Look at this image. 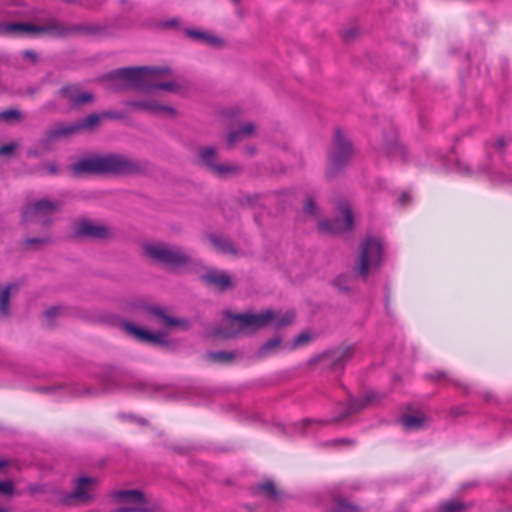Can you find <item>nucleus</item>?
<instances>
[{
    "label": "nucleus",
    "instance_id": "393cba45",
    "mask_svg": "<svg viewBox=\"0 0 512 512\" xmlns=\"http://www.w3.org/2000/svg\"><path fill=\"white\" fill-rule=\"evenodd\" d=\"M100 119V115L93 113L88 115L84 119L75 122L78 133L94 129L100 123Z\"/></svg>",
    "mask_w": 512,
    "mask_h": 512
},
{
    "label": "nucleus",
    "instance_id": "ddd939ff",
    "mask_svg": "<svg viewBox=\"0 0 512 512\" xmlns=\"http://www.w3.org/2000/svg\"><path fill=\"white\" fill-rule=\"evenodd\" d=\"M132 111H142L152 115L174 116V108L161 104L155 99L128 101L126 104Z\"/></svg>",
    "mask_w": 512,
    "mask_h": 512
},
{
    "label": "nucleus",
    "instance_id": "bb28decb",
    "mask_svg": "<svg viewBox=\"0 0 512 512\" xmlns=\"http://www.w3.org/2000/svg\"><path fill=\"white\" fill-rule=\"evenodd\" d=\"M377 399V394L375 392H369L366 394L364 401L351 400L349 409L345 416H348L360 409H362L366 404L373 403Z\"/></svg>",
    "mask_w": 512,
    "mask_h": 512
},
{
    "label": "nucleus",
    "instance_id": "cd10ccee",
    "mask_svg": "<svg viewBox=\"0 0 512 512\" xmlns=\"http://www.w3.org/2000/svg\"><path fill=\"white\" fill-rule=\"evenodd\" d=\"M14 285H8L0 291V316L7 317L9 315L10 291Z\"/></svg>",
    "mask_w": 512,
    "mask_h": 512
},
{
    "label": "nucleus",
    "instance_id": "4c0bfd02",
    "mask_svg": "<svg viewBox=\"0 0 512 512\" xmlns=\"http://www.w3.org/2000/svg\"><path fill=\"white\" fill-rule=\"evenodd\" d=\"M17 148L16 143H10L0 146V155L6 156L10 155L14 152V150Z\"/></svg>",
    "mask_w": 512,
    "mask_h": 512
},
{
    "label": "nucleus",
    "instance_id": "5701e85b",
    "mask_svg": "<svg viewBox=\"0 0 512 512\" xmlns=\"http://www.w3.org/2000/svg\"><path fill=\"white\" fill-rule=\"evenodd\" d=\"M282 347V341L279 337L272 338L265 342L258 350L260 358H266L275 354Z\"/></svg>",
    "mask_w": 512,
    "mask_h": 512
},
{
    "label": "nucleus",
    "instance_id": "49530a36",
    "mask_svg": "<svg viewBox=\"0 0 512 512\" xmlns=\"http://www.w3.org/2000/svg\"><path fill=\"white\" fill-rule=\"evenodd\" d=\"M8 465L7 460L0 459V469L6 467Z\"/></svg>",
    "mask_w": 512,
    "mask_h": 512
},
{
    "label": "nucleus",
    "instance_id": "f03ea898",
    "mask_svg": "<svg viewBox=\"0 0 512 512\" xmlns=\"http://www.w3.org/2000/svg\"><path fill=\"white\" fill-rule=\"evenodd\" d=\"M168 68H122L111 72L106 79L113 89L133 88L146 91L156 89L175 91L179 85L176 81H161L163 75L169 74Z\"/></svg>",
    "mask_w": 512,
    "mask_h": 512
},
{
    "label": "nucleus",
    "instance_id": "f3484780",
    "mask_svg": "<svg viewBox=\"0 0 512 512\" xmlns=\"http://www.w3.org/2000/svg\"><path fill=\"white\" fill-rule=\"evenodd\" d=\"M70 170L76 177L86 174H101L99 156L81 159L72 164Z\"/></svg>",
    "mask_w": 512,
    "mask_h": 512
},
{
    "label": "nucleus",
    "instance_id": "39448f33",
    "mask_svg": "<svg viewBox=\"0 0 512 512\" xmlns=\"http://www.w3.org/2000/svg\"><path fill=\"white\" fill-rule=\"evenodd\" d=\"M384 249L382 242L374 237H367L360 245L357 272L366 279L369 273L377 270L383 262Z\"/></svg>",
    "mask_w": 512,
    "mask_h": 512
},
{
    "label": "nucleus",
    "instance_id": "c9c22d12",
    "mask_svg": "<svg viewBox=\"0 0 512 512\" xmlns=\"http://www.w3.org/2000/svg\"><path fill=\"white\" fill-rule=\"evenodd\" d=\"M311 340V336L308 333H301L296 336L293 340V344L291 349H296L298 347L306 345Z\"/></svg>",
    "mask_w": 512,
    "mask_h": 512
},
{
    "label": "nucleus",
    "instance_id": "423d86ee",
    "mask_svg": "<svg viewBox=\"0 0 512 512\" xmlns=\"http://www.w3.org/2000/svg\"><path fill=\"white\" fill-rule=\"evenodd\" d=\"M101 174L131 175L142 171L141 165L120 154L99 156Z\"/></svg>",
    "mask_w": 512,
    "mask_h": 512
},
{
    "label": "nucleus",
    "instance_id": "7ed1b4c3",
    "mask_svg": "<svg viewBox=\"0 0 512 512\" xmlns=\"http://www.w3.org/2000/svg\"><path fill=\"white\" fill-rule=\"evenodd\" d=\"M61 210V203L44 198L27 203L22 210V221L26 225H39L48 228L54 216Z\"/></svg>",
    "mask_w": 512,
    "mask_h": 512
},
{
    "label": "nucleus",
    "instance_id": "f704fd0d",
    "mask_svg": "<svg viewBox=\"0 0 512 512\" xmlns=\"http://www.w3.org/2000/svg\"><path fill=\"white\" fill-rule=\"evenodd\" d=\"M332 512H358L356 507L349 505L344 500H337Z\"/></svg>",
    "mask_w": 512,
    "mask_h": 512
},
{
    "label": "nucleus",
    "instance_id": "20e7f679",
    "mask_svg": "<svg viewBox=\"0 0 512 512\" xmlns=\"http://www.w3.org/2000/svg\"><path fill=\"white\" fill-rule=\"evenodd\" d=\"M144 252L151 260L166 265L172 269H180L187 266L191 258L181 248L165 243L146 244Z\"/></svg>",
    "mask_w": 512,
    "mask_h": 512
},
{
    "label": "nucleus",
    "instance_id": "c85d7f7f",
    "mask_svg": "<svg viewBox=\"0 0 512 512\" xmlns=\"http://www.w3.org/2000/svg\"><path fill=\"white\" fill-rule=\"evenodd\" d=\"M259 492L263 493L270 499L276 500L278 499L280 492L276 488L275 484L272 481H265L257 486Z\"/></svg>",
    "mask_w": 512,
    "mask_h": 512
},
{
    "label": "nucleus",
    "instance_id": "aec40b11",
    "mask_svg": "<svg viewBox=\"0 0 512 512\" xmlns=\"http://www.w3.org/2000/svg\"><path fill=\"white\" fill-rule=\"evenodd\" d=\"M202 281L208 285L223 291L231 284L230 276L225 272H218L216 270H209L201 277Z\"/></svg>",
    "mask_w": 512,
    "mask_h": 512
},
{
    "label": "nucleus",
    "instance_id": "f257e3e1",
    "mask_svg": "<svg viewBox=\"0 0 512 512\" xmlns=\"http://www.w3.org/2000/svg\"><path fill=\"white\" fill-rule=\"evenodd\" d=\"M225 316L226 318L222 322L221 327L214 329L211 336L229 339L235 338L240 334L255 332L269 326L275 328L286 327L293 323L295 313L291 310L281 312L268 309L258 314H233L226 312Z\"/></svg>",
    "mask_w": 512,
    "mask_h": 512
},
{
    "label": "nucleus",
    "instance_id": "4468645a",
    "mask_svg": "<svg viewBox=\"0 0 512 512\" xmlns=\"http://www.w3.org/2000/svg\"><path fill=\"white\" fill-rule=\"evenodd\" d=\"M96 487V480L90 477H80L75 484L74 491L66 498V504L72 502H87L93 497V492Z\"/></svg>",
    "mask_w": 512,
    "mask_h": 512
},
{
    "label": "nucleus",
    "instance_id": "8fccbe9b",
    "mask_svg": "<svg viewBox=\"0 0 512 512\" xmlns=\"http://www.w3.org/2000/svg\"><path fill=\"white\" fill-rule=\"evenodd\" d=\"M311 422H312V420H310V419H306V420H304V421H303V424H305V425H306V424H310Z\"/></svg>",
    "mask_w": 512,
    "mask_h": 512
},
{
    "label": "nucleus",
    "instance_id": "37998d69",
    "mask_svg": "<svg viewBox=\"0 0 512 512\" xmlns=\"http://www.w3.org/2000/svg\"><path fill=\"white\" fill-rule=\"evenodd\" d=\"M429 378L435 381L446 379V373L445 372H437L435 374L429 375Z\"/></svg>",
    "mask_w": 512,
    "mask_h": 512
},
{
    "label": "nucleus",
    "instance_id": "e433bc0d",
    "mask_svg": "<svg viewBox=\"0 0 512 512\" xmlns=\"http://www.w3.org/2000/svg\"><path fill=\"white\" fill-rule=\"evenodd\" d=\"M14 493V485L12 481H0V494L12 495Z\"/></svg>",
    "mask_w": 512,
    "mask_h": 512
},
{
    "label": "nucleus",
    "instance_id": "4be33fe9",
    "mask_svg": "<svg viewBox=\"0 0 512 512\" xmlns=\"http://www.w3.org/2000/svg\"><path fill=\"white\" fill-rule=\"evenodd\" d=\"M148 313L157 318L159 320V324L167 328L179 326L182 324L181 320L165 314L164 311L159 308H150Z\"/></svg>",
    "mask_w": 512,
    "mask_h": 512
},
{
    "label": "nucleus",
    "instance_id": "ea45409f",
    "mask_svg": "<svg viewBox=\"0 0 512 512\" xmlns=\"http://www.w3.org/2000/svg\"><path fill=\"white\" fill-rule=\"evenodd\" d=\"M315 210H316V207H315V203H314L313 199L311 197L307 198L305 206H304V211L308 214L313 215L315 213Z\"/></svg>",
    "mask_w": 512,
    "mask_h": 512
},
{
    "label": "nucleus",
    "instance_id": "a878e982",
    "mask_svg": "<svg viewBox=\"0 0 512 512\" xmlns=\"http://www.w3.org/2000/svg\"><path fill=\"white\" fill-rule=\"evenodd\" d=\"M214 248L223 254H235L233 245L225 238L213 236L210 238Z\"/></svg>",
    "mask_w": 512,
    "mask_h": 512
},
{
    "label": "nucleus",
    "instance_id": "58836bf2",
    "mask_svg": "<svg viewBox=\"0 0 512 512\" xmlns=\"http://www.w3.org/2000/svg\"><path fill=\"white\" fill-rule=\"evenodd\" d=\"M59 313V308L57 307H53V308H50L48 310L45 311V318H46V321H47V325L51 326L53 323H52V318L55 317L56 315H58Z\"/></svg>",
    "mask_w": 512,
    "mask_h": 512
},
{
    "label": "nucleus",
    "instance_id": "72a5a7b5",
    "mask_svg": "<svg viewBox=\"0 0 512 512\" xmlns=\"http://www.w3.org/2000/svg\"><path fill=\"white\" fill-rule=\"evenodd\" d=\"M49 242H50L49 236L45 235V236H42V237L27 238L24 241V245H25L26 248H32L34 246L45 245V244H47Z\"/></svg>",
    "mask_w": 512,
    "mask_h": 512
},
{
    "label": "nucleus",
    "instance_id": "a211bd4d",
    "mask_svg": "<svg viewBox=\"0 0 512 512\" xmlns=\"http://www.w3.org/2000/svg\"><path fill=\"white\" fill-rule=\"evenodd\" d=\"M123 330L132 335L134 338H136L139 341L142 342H150V343H161L163 334L161 333H152L148 330H144L134 324L124 322L122 324Z\"/></svg>",
    "mask_w": 512,
    "mask_h": 512
},
{
    "label": "nucleus",
    "instance_id": "a19ab883",
    "mask_svg": "<svg viewBox=\"0 0 512 512\" xmlns=\"http://www.w3.org/2000/svg\"><path fill=\"white\" fill-rule=\"evenodd\" d=\"M328 445H332V446H341V445H347V446H353L354 445V441L351 440V439H338V440H334L330 443H328Z\"/></svg>",
    "mask_w": 512,
    "mask_h": 512
},
{
    "label": "nucleus",
    "instance_id": "79ce46f5",
    "mask_svg": "<svg viewBox=\"0 0 512 512\" xmlns=\"http://www.w3.org/2000/svg\"><path fill=\"white\" fill-rule=\"evenodd\" d=\"M44 168L47 170L48 173L55 175L58 173L57 165L54 162H49L44 165Z\"/></svg>",
    "mask_w": 512,
    "mask_h": 512
},
{
    "label": "nucleus",
    "instance_id": "2f4dec72",
    "mask_svg": "<svg viewBox=\"0 0 512 512\" xmlns=\"http://www.w3.org/2000/svg\"><path fill=\"white\" fill-rule=\"evenodd\" d=\"M466 506L460 501H448L439 507L438 512H464Z\"/></svg>",
    "mask_w": 512,
    "mask_h": 512
},
{
    "label": "nucleus",
    "instance_id": "dca6fc26",
    "mask_svg": "<svg viewBox=\"0 0 512 512\" xmlns=\"http://www.w3.org/2000/svg\"><path fill=\"white\" fill-rule=\"evenodd\" d=\"M60 95L72 107H80L93 101L94 96L88 91H82L78 85H65L60 89Z\"/></svg>",
    "mask_w": 512,
    "mask_h": 512
},
{
    "label": "nucleus",
    "instance_id": "9b49d317",
    "mask_svg": "<svg viewBox=\"0 0 512 512\" xmlns=\"http://www.w3.org/2000/svg\"><path fill=\"white\" fill-rule=\"evenodd\" d=\"M74 233L78 238L89 239H107L111 236V231L108 226L88 219L76 222Z\"/></svg>",
    "mask_w": 512,
    "mask_h": 512
},
{
    "label": "nucleus",
    "instance_id": "f8f14e48",
    "mask_svg": "<svg viewBox=\"0 0 512 512\" xmlns=\"http://www.w3.org/2000/svg\"><path fill=\"white\" fill-rule=\"evenodd\" d=\"M79 134L77 126L74 123H55L48 128L43 135L42 144L45 147L63 139H69Z\"/></svg>",
    "mask_w": 512,
    "mask_h": 512
},
{
    "label": "nucleus",
    "instance_id": "9d476101",
    "mask_svg": "<svg viewBox=\"0 0 512 512\" xmlns=\"http://www.w3.org/2000/svg\"><path fill=\"white\" fill-rule=\"evenodd\" d=\"M341 219L335 218L333 220H323L319 223L318 228L325 234H339L352 229L353 227V214L347 204H342L339 207Z\"/></svg>",
    "mask_w": 512,
    "mask_h": 512
},
{
    "label": "nucleus",
    "instance_id": "6e6552de",
    "mask_svg": "<svg viewBox=\"0 0 512 512\" xmlns=\"http://www.w3.org/2000/svg\"><path fill=\"white\" fill-rule=\"evenodd\" d=\"M352 156V146L345 135L337 130L335 132L334 143L330 153L328 177H333L344 165H346Z\"/></svg>",
    "mask_w": 512,
    "mask_h": 512
},
{
    "label": "nucleus",
    "instance_id": "a18cd8bd",
    "mask_svg": "<svg viewBox=\"0 0 512 512\" xmlns=\"http://www.w3.org/2000/svg\"><path fill=\"white\" fill-rule=\"evenodd\" d=\"M504 145V141L503 140H498L496 143H495V146L498 148V149H501Z\"/></svg>",
    "mask_w": 512,
    "mask_h": 512
},
{
    "label": "nucleus",
    "instance_id": "3c124183",
    "mask_svg": "<svg viewBox=\"0 0 512 512\" xmlns=\"http://www.w3.org/2000/svg\"><path fill=\"white\" fill-rule=\"evenodd\" d=\"M0 512H7V510L2 508V507H0Z\"/></svg>",
    "mask_w": 512,
    "mask_h": 512
},
{
    "label": "nucleus",
    "instance_id": "0eeeda50",
    "mask_svg": "<svg viewBox=\"0 0 512 512\" xmlns=\"http://www.w3.org/2000/svg\"><path fill=\"white\" fill-rule=\"evenodd\" d=\"M62 29L55 21L45 25H33L21 22L2 23L0 24V36H18L24 34H51L60 35Z\"/></svg>",
    "mask_w": 512,
    "mask_h": 512
},
{
    "label": "nucleus",
    "instance_id": "09e8293b",
    "mask_svg": "<svg viewBox=\"0 0 512 512\" xmlns=\"http://www.w3.org/2000/svg\"><path fill=\"white\" fill-rule=\"evenodd\" d=\"M406 199H407V195H406V194H403V195L401 196V198H400V201H401L402 203H404V202L406 201Z\"/></svg>",
    "mask_w": 512,
    "mask_h": 512
},
{
    "label": "nucleus",
    "instance_id": "c756f323",
    "mask_svg": "<svg viewBox=\"0 0 512 512\" xmlns=\"http://www.w3.org/2000/svg\"><path fill=\"white\" fill-rule=\"evenodd\" d=\"M187 35L195 40H199L211 45H218L220 43V40L217 37L196 30L187 31Z\"/></svg>",
    "mask_w": 512,
    "mask_h": 512
},
{
    "label": "nucleus",
    "instance_id": "473e14b6",
    "mask_svg": "<svg viewBox=\"0 0 512 512\" xmlns=\"http://www.w3.org/2000/svg\"><path fill=\"white\" fill-rule=\"evenodd\" d=\"M21 119L22 115L19 110L7 109L5 111L0 112V121L2 122L20 121Z\"/></svg>",
    "mask_w": 512,
    "mask_h": 512
},
{
    "label": "nucleus",
    "instance_id": "2eb2a0df",
    "mask_svg": "<svg viewBox=\"0 0 512 512\" xmlns=\"http://www.w3.org/2000/svg\"><path fill=\"white\" fill-rule=\"evenodd\" d=\"M352 347L337 348L335 350L323 353L316 360L332 369L342 367L348 359L352 357Z\"/></svg>",
    "mask_w": 512,
    "mask_h": 512
},
{
    "label": "nucleus",
    "instance_id": "de8ad7c7",
    "mask_svg": "<svg viewBox=\"0 0 512 512\" xmlns=\"http://www.w3.org/2000/svg\"><path fill=\"white\" fill-rule=\"evenodd\" d=\"M246 153H247L248 155H253V154L255 153V148H247V149H246Z\"/></svg>",
    "mask_w": 512,
    "mask_h": 512
},
{
    "label": "nucleus",
    "instance_id": "c03bdc74",
    "mask_svg": "<svg viewBox=\"0 0 512 512\" xmlns=\"http://www.w3.org/2000/svg\"><path fill=\"white\" fill-rule=\"evenodd\" d=\"M23 55H24L25 58L31 59L33 61H35L36 58H37V54L34 51H31V50L24 51Z\"/></svg>",
    "mask_w": 512,
    "mask_h": 512
},
{
    "label": "nucleus",
    "instance_id": "7c9ffc66",
    "mask_svg": "<svg viewBox=\"0 0 512 512\" xmlns=\"http://www.w3.org/2000/svg\"><path fill=\"white\" fill-rule=\"evenodd\" d=\"M207 358L211 362L229 363L234 360L235 355L232 352L218 351V352L208 353Z\"/></svg>",
    "mask_w": 512,
    "mask_h": 512
},
{
    "label": "nucleus",
    "instance_id": "b1692460",
    "mask_svg": "<svg viewBox=\"0 0 512 512\" xmlns=\"http://www.w3.org/2000/svg\"><path fill=\"white\" fill-rule=\"evenodd\" d=\"M400 422L408 431L418 430L424 426L425 417L420 415H404L401 417Z\"/></svg>",
    "mask_w": 512,
    "mask_h": 512
},
{
    "label": "nucleus",
    "instance_id": "1a4fd4ad",
    "mask_svg": "<svg viewBox=\"0 0 512 512\" xmlns=\"http://www.w3.org/2000/svg\"><path fill=\"white\" fill-rule=\"evenodd\" d=\"M201 164L212 174L220 178H229L239 175L242 167L235 163H216V149L208 146L199 150Z\"/></svg>",
    "mask_w": 512,
    "mask_h": 512
},
{
    "label": "nucleus",
    "instance_id": "412c9836",
    "mask_svg": "<svg viewBox=\"0 0 512 512\" xmlns=\"http://www.w3.org/2000/svg\"><path fill=\"white\" fill-rule=\"evenodd\" d=\"M255 125L253 123L247 122L244 123L239 129L235 131H231L228 134L227 141L228 144L232 147L237 142H240L248 137H251L254 134Z\"/></svg>",
    "mask_w": 512,
    "mask_h": 512
},
{
    "label": "nucleus",
    "instance_id": "6ab92c4d",
    "mask_svg": "<svg viewBox=\"0 0 512 512\" xmlns=\"http://www.w3.org/2000/svg\"><path fill=\"white\" fill-rule=\"evenodd\" d=\"M112 497L122 503L134 504L133 507H149L145 502L144 494L139 490L115 491Z\"/></svg>",
    "mask_w": 512,
    "mask_h": 512
}]
</instances>
